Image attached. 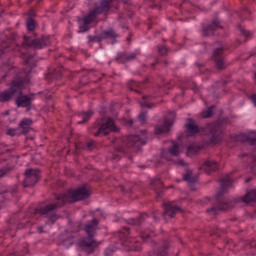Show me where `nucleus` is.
<instances>
[{
    "instance_id": "f257e3e1",
    "label": "nucleus",
    "mask_w": 256,
    "mask_h": 256,
    "mask_svg": "<svg viewBox=\"0 0 256 256\" xmlns=\"http://www.w3.org/2000/svg\"><path fill=\"white\" fill-rule=\"evenodd\" d=\"M87 198H89V190H87V187L82 186L76 190H70L65 194L56 196L57 203L39 206L35 209L34 213L36 215H42L48 219L46 222L48 225L49 223L53 225L57 219H59V216L57 215V209H59V207H63L65 203H75V201H83V199Z\"/></svg>"
},
{
    "instance_id": "f03ea898",
    "label": "nucleus",
    "mask_w": 256,
    "mask_h": 256,
    "mask_svg": "<svg viewBox=\"0 0 256 256\" xmlns=\"http://www.w3.org/2000/svg\"><path fill=\"white\" fill-rule=\"evenodd\" d=\"M242 201V203H253L256 201V190H251L241 199H224L221 198V194H217L216 196V205H213L211 208L206 210V213L211 216H215L219 213V211H227L229 209H233L237 203Z\"/></svg>"
},
{
    "instance_id": "7ed1b4c3",
    "label": "nucleus",
    "mask_w": 256,
    "mask_h": 256,
    "mask_svg": "<svg viewBox=\"0 0 256 256\" xmlns=\"http://www.w3.org/2000/svg\"><path fill=\"white\" fill-rule=\"evenodd\" d=\"M97 229H99V220L96 218L92 219L84 226V231L88 237L82 239L79 242V246L87 253H93L97 247V241L93 238L97 234Z\"/></svg>"
},
{
    "instance_id": "20e7f679",
    "label": "nucleus",
    "mask_w": 256,
    "mask_h": 256,
    "mask_svg": "<svg viewBox=\"0 0 256 256\" xmlns=\"http://www.w3.org/2000/svg\"><path fill=\"white\" fill-rule=\"evenodd\" d=\"M95 129L97 131L93 132L94 137H105V135H109L111 132H119V128L115 125L113 118H103L95 124Z\"/></svg>"
},
{
    "instance_id": "39448f33",
    "label": "nucleus",
    "mask_w": 256,
    "mask_h": 256,
    "mask_svg": "<svg viewBox=\"0 0 256 256\" xmlns=\"http://www.w3.org/2000/svg\"><path fill=\"white\" fill-rule=\"evenodd\" d=\"M223 125L219 123H212L206 126V133H208V143L217 145L223 139Z\"/></svg>"
},
{
    "instance_id": "423d86ee",
    "label": "nucleus",
    "mask_w": 256,
    "mask_h": 256,
    "mask_svg": "<svg viewBox=\"0 0 256 256\" xmlns=\"http://www.w3.org/2000/svg\"><path fill=\"white\" fill-rule=\"evenodd\" d=\"M111 10V6L109 2L105 0L100 1V5L97 6L94 10H92L88 15L83 18L84 25H89L95 21V17L101 13H108Z\"/></svg>"
},
{
    "instance_id": "0eeeda50",
    "label": "nucleus",
    "mask_w": 256,
    "mask_h": 256,
    "mask_svg": "<svg viewBox=\"0 0 256 256\" xmlns=\"http://www.w3.org/2000/svg\"><path fill=\"white\" fill-rule=\"evenodd\" d=\"M129 229L123 228L122 231L119 232L118 237H120L122 245L128 247V251H141V243L137 242L133 238H128Z\"/></svg>"
},
{
    "instance_id": "6e6552de",
    "label": "nucleus",
    "mask_w": 256,
    "mask_h": 256,
    "mask_svg": "<svg viewBox=\"0 0 256 256\" xmlns=\"http://www.w3.org/2000/svg\"><path fill=\"white\" fill-rule=\"evenodd\" d=\"M22 86L23 81L13 80L11 87L8 90L0 92V103H7V101H11V99H13V95H15Z\"/></svg>"
},
{
    "instance_id": "1a4fd4ad",
    "label": "nucleus",
    "mask_w": 256,
    "mask_h": 256,
    "mask_svg": "<svg viewBox=\"0 0 256 256\" xmlns=\"http://www.w3.org/2000/svg\"><path fill=\"white\" fill-rule=\"evenodd\" d=\"M223 51H225V47L221 45L220 47L214 49L213 52V61L215 62L216 69L219 71H223L228 65L227 61H225V56L223 55Z\"/></svg>"
},
{
    "instance_id": "9d476101",
    "label": "nucleus",
    "mask_w": 256,
    "mask_h": 256,
    "mask_svg": "<svg viewBox=\"0 0 256 256\" xmlns=\"http://www.w3.org/2000/svg\"><path fill=\"white\" fill-rule=\"evenodd\" d=\"M40 178V172L37 169H27L25 171L24 187H33Z\"/></svg>"
},
{
    "instance_id": "9b49d317",
    "label": "nucleus",
    "mask_w": 256,
    "mask_h": 256,
    "mask_svg": "<svg viewBox=\"0 0 256 256\" xmlns=\"http://www.w3.org/2000/svg\"><path fill=\"white\" fill-rule=\"evenodd\" d=\"M24 43L25 45H28V47H34V49H43V47H47L49 45V38L42 37L29 40L27 37H25Z\"/></svg>"
},
{
    "instance_id": "f8f14e48",
    "label": "nucleus",
    "mask_w": 256,
    "mask_h": 256,
    "mask_svg": "<svg viewBox=\"0 0 256 256\" xmlns=\"http://www.w3.org/2000/svg\"><path fill=\"white\" fill-rule=\"evenodd\" d=\"M179 211H181V208L173 205V203L165 204L163 217L164 219H173Z\"/></svg>"
},
{
    "instance_id": "ddd939ff",
    "label": "nucleus",
    "mask_w": 256,
    "mask_h": 256,
    "mask_svg": "<svg viewBox=\"0 0 256 256\" xmlns=\"http://www.w3.org/2000/svg\"><path fill=\"white\" fill-rule=\"evenodd\" d=\"M181 153V147L179 144H173L167 151L162 152V157L166 159V161H171L172 157H177Z\"/></svg>"
},
{
    "instance_id": "4468645a",
    "label": "nucleus",
    "mask_w": 256,
    "mask_h": 256,
    "mask_svg": "<svg viewBox=\"0 0 256 256\" xmlns=\"http://www.w3.org/2000/svg\"><path fill=\"white\" fill-rule=\"evenodd\" d=\"M217 169H219V164L213 160H206L199 167L200 171H204V173L208 174L217 171Z\"/></svg>"
},
{
    "instance_id": "2eb2a0df",
    "label": "nucleus",
    "mask_w": 256,
    "mask_h": 256,
    "mask_svg": "<svg viewBox=\"0 0 256 256\" xmlns=\"http://www.w3.org/2000/svg\"><path fill=\"white\" fill-rule=\"evenodd\" d=\"M128 147H136L139 150V147L147 143V138H141L140 136L134 135L127 138Z\"/></svg>"
},
{
    "instance_id": "dca6fc26",
    "label": "nucleus",
    "mask_w": 256,
    "mask_h": 256,
    "mask_svg": "<svg viewBox=\"0 0 256 256\" xmlns=\"http://www.w3.org/2000/svg\"><path fill=\"white\" fill-rule=\"evenodd\" d=\"M167 249H169V242L164 241L154 246V252L149 256H167Z\"/></svg>"
},
{
    "instance_id": "f3484780",
    "label": "nucleus",
    "mask_w": 256,
    "mask_h": 256,
    "mask_svg": "<svg viewBox=\"0 0 256 256\" xmlns=\"http://www.w3.org/2000/svg\"><path fill=\"white\" fill-rule=\"evenodd\" d=\"M119 37V34L116 33L113 28H109L108 30H104L100 34V38H97L98 41H103V39H111L112 43H117L116 39Z\"/></svg>"
},
{
    "instance_id": "a211bd4d",
    "label": "nucleus",
    "mask_w": 256,
    "mask_h": 256,
    "mask_svg": "<svg viewBox=\"0 0 256 256\" xmlns=\"http://www.w3.org/2000/svg\"><path fill=\"white\" fill-rule=\"evenodd\" d=\"M20 96L16 98L17 107H31V97L27 95H22L21 91H17Z\"/></svg>"
},
{
    "instance_id": "6ab92c4d",
    "label": "nucleus",
    "mask_w": 256,
    "mask_h": 256,
    "mask_svg": "<svg viewBox=\"0 0 256 256\" xmlns=\"http://www.w3.org/2000/svg\"><path fill=\"white\" fill-rule=\"evenodd\" d=\"M31 125H33V120L30 118H24L18 125V129H21L22 133L27 134L31 131Z\"/></svg>"
},
{
    "instance_id": "aec40b11",
    "label": "nucleus",
    "mask_w": 256,
    "mask_h": 256,
    "mask_svg": "<svg viewBox=\"0 0 256 256\" xmlns=\"http://www.w3.org/2000/svg\"><path fill=\"white\" fill-rule=\"evenodd\" d=\"M173 125V121L166 120L163 125L156 126L155 127V133L156 135H161V133H167L169 132V129H171V126Z\"/></svg>"
},
{
    "instance_id": "412c9836",
    "label": "nucleus",
    "mask_w": 256,
    "mask_h": 256,
    "mask_svg": "<svg viewBox=\"0 0 256 256\" xmlns=\"http://www.w3.org/2000/svg\"><path fill=\"white\" fill-rule=\"evenodd\" d=\"M149 219V216L147 214H142L139 218H129L127 220L128 225H143L145 221Z\"/></svg>"
},
{
    "instance_id": "4be33fe9",
    "label": "nucleus",
    "mask_w": 256,
    "mask_h": 256,
    "mask_svg": "<svg viewBox=\"0 0 256 256\" xmlns=\"http://www.w3.org/2000/svg\"><path fill=\"white\" fill-rule=\"evenodd\" d=\"M219 27H221L219 22L213 21L211 25H209L207 28H204L203 35L205 37H209V35H213V32L216 31V29H219Z\"/></svg>"
},
{
    "instance_id": "5701e85b",
    "label": "nucleus",
    "mask_w": 256,
    "mask_h": 256,
    "mask_svg": "<svg viewBox=\"0 0 256 256\" xmlns=\"http://www.w3.org/2000/svg\"><path fill=\"white\" fill-rule=\"evenodd\" d=\"M183 181H186V183L189 185H195V183L198 181V178L197 176H193V172L191 170H187L183 175Z\"/></svg>"
},
{
    "instance_id": "b1692460",
    "label": "nucleus",
    "mask_w": 256,
    "mask_h": 256,
    "mask_svg": "<svg viewBox=\"0 0 256 256\" xmlns=\"http://www.w3.org/2000/svg\"><path fill=\"white\" fill-rule=\"evenodd\" d=\"M199 132V126L193 123V120H189V123L186 124V133L187 135H197Z\"/></svg>"
},
{
    "instance_id": "393cba45",
    "label": "nucleus",
    "mask_w": 256,
    "mask_h": 256,
    "mask_svg": "<svg viewBox=\"0 0 256 256\" xmlns=\"http://www.w3.org/2000/svg\"><path fill=\"white\" fill-rule=\"evenodd\" d=\"M233 185V179L231 176H225L220 180V188L221 191H225V189H229Z\"/></svg>"
},
{
    "instance_id": "a878e982",
    "label": "nucleus",
    "mask_w": 256,
    "mask_h": 256,
    "mask_svg": "<svg viewBox=\"0 0 256 256\" xmlns=\"http://www.w3.org/2000/svg\"><path fill=\"white\" fill-rule=\"evenodd\" d=\"M135 59H137V53L132 52L130 54H121L119 56V60L122 63H129V61H135Z\"/></svg>"
},
{
    "instance_id": "bb28decb",
    "label": "nucleus",
    "mask_w": 256,
    "mask_h": 256,
    "mask_svg": "<svg viewBox=\"0 0 256 256\" xmlns=\"http://www.w3.org/2000/svg\"><path fill=\"white\" fill-rule=\"evenodd\" d=\"M80 117L82 120L78 121V125H83V123H87V121H89V119H91V117H93V111L81 113Z\"/></svg>"
},
{
    "instance_id": "cd10ccee",
    "label": "nucleus",
    "mask_w": 256,
    "mask_h": 256,
    "mask_svg": "<svg viewBox=\"0 0 256 256\" xmlns=\"http://www.w3.org/2000/svg\"><path fill=\"white\" fill-rule=\"evenodd\" d=\"M215 109V106H212L208 108L207 110L202 112L203 119H209V117H213V111Z\"/></svg>"
},
{
    "instance_id": "c85d7f7f",
    "label": "nucleus",
    "mask_w": 256,
    "mask_h": 256,
    "mask_svg": "<svg viewBox=\"0 0 256 256\" xmlns=\"http://www.w3.org/2000/svg\"><path fill=\"white\" fill-rule=\"evenodd\" d=\"M140 237L142 241H149L153 237V233L143 231L141 232Z\"/></svg>"
},
{
    "instance_id": "c756f323",
    "label": "nucleus",
    "mask_w": 256,
    "mask_h": 256,
    "mask_svg": "<svg viewBox=\"0 0 256 256\" xmlns=\"http://www.w3.org/2000/svg\"><path fill=\"white\" fill-rule=\"evenodd\" d=\"M151 185L152 187H154V189H161V187L163 186V183L161 182L160 179H154L151 181Z\"/></svg>"
},
{
    "instance_id": "7c9ffc66",
    "label": "nucleus",
    "mask_w": 256,
    "mask_h": 256,
    "mask_svg": "<svg viewBox=\"0 0 256 256\" xmlns=\"http://www.w3.org/2000/svg\"><path fill=\"white\" fill-rule=\"evenodd\" d=\"M138 119L141 125H145V123H147V112H141L138 116Z\"/></svg>"
},
{
    "instance_id": "2f4dec72",
    "label": "nucleus",
    "mask_w": 256,
    "mask_h": 256,
    "mask_svg": "<svg viewBox=\"0 0 256 256\" xmlns=\"http://www.w3.org/2000/svg\"><path fill=\"white\" fill-rule=\"evenodd\" d=\"M27 29L28 31H35V20L32 18L27 20Z\"/></svg>"
},
{
    "instance_id": "473e14b6",
    "label": "nucleus",
    "mask_w": 256,
    "mask_h": 256,
    "mask_svg": "<svg viewBox=\"0 0 256 256\" xmlns=\"http://www.w3.org/2000/svg\"><path fill=\"white\" fill-rule=\"evenodd\" d=\"M159 55H166L168 53L167 47L163 45L157 46Z\"/></svg>"
},
{
    "instance_id": "72a5a7b5",
    "label": "nucleus",
    "mask_w": 256,
    "mask_h": 256,
    "mask_svg": "<svg viewBox=\"0 0 256 256\" xmlns=\"http://www.w3.org/2000/svg\"><path fill=\"white\" fill-rule=\"evenodd\" d=\"M174 163L178 167H187V163L183 159H178V160L174 161Z\"/></svg>"
},
{
    "instance_id": "f704fd0d",
    "label": "nucleus",
    "mask_w": 256,
    "mask_h": 256,
    "mask_svg": "<svg viewBox=\"0 0 256 256\" xmlns=\"http://www.w3.org/2000/svg\"><path fill=\"white\" fill-rule=\"evenodd\" d=\"M101 38V35H98V36H89L88 39L90 42H93L95 41L96 43H101L102 40H98Z\"/></svg>"
},
{
    "instance_id": "c9c22d12",
    "label": "nucleus",
    "mask_w": 256,
    "mask_h": 256,
    "mask_svg": "<svg viewBox=\"0 0 256 256\" xmlns=\"http://www.w3.org/2000/svg\"><path fill=\"white\" fill-rule=\"evenodd\" d=\"M87 24L81 25L79 27L78 33H86V31H89V27L86 26Z\"/></svg>"
},
{
    "instance_id": "e433bc0d",
    "label": "nucleus",
    "mask_w": 256,
    "mask_h": 256,
    "mask_svg": "<svg viewBox=\"0 0 256 256\" xmlns=\"http://www.w3.org/2000/svg\"><path fill=\"white\" fill-rule=\"evenodd\" d=\"M7 134L15 137V135H17V129H8Z\"/></svg>"
},
{
    "instance_id": "4c0bfd02",
    "label": "nucleus",
    "mask_w": 256,
    "mask_h": 256,
    "mask_svg": "<svg viewBox=\"0 0 256 256\" xmlns=\"http://www.w3.org/2000/svg\"><path fill=\"white\" fill-rule=\"evenodd\" d=\"M94 145H95V141H93V140H90L86 143L87 149H92L94 147Z\"/></svg>"
},
{
    "instance_id": "58836bf2",
    "label": "nucleus",
    "mask_w": 256,
    "mask_h": 256,
    "mask_svg": "<svg viewBox=\"0 0 256 256\" xmlns=\"http://www.w3.org/2000/svg\"><path fill=\"white\" fill-rule=\"evenodd\" d=\"M241 35H243L244 37H251V32L241 29Z\"/></svg>"
},
{
    "instance_id": "ea45409f",
    "label": "nucleus",
    "mask_w": 256,
    "mask_h": 256,
    "mask_svg": "<svg viewBox=\"0 0 256 256\" xmlns=\"http://www.w3.org/2000/svg\"><path fill=\"white\" fill-rule=\"evenodd\" d=\"M111 159H113L114 161H119V159H121V155L120 154H113L112 156H110Z\"/></svg>"
},
{
    "instance_id": "a19ab883",
    "label": "nucleus",
    "mask_w": 256,
    "mask_h": 256,
    "mask_svg": "<svg viewBox=\"0 0 256 256\" xmlns=\"http://www.w3.org/2000/svg\"><path fill=\"white\" fill-rule=\"evenodd\" d=\"M247 141H248L251 145H256V137H254V138H247Z\"/></svg>"
},
{
    "instance_id": "79ce46f5",
    "label": "nucleus",
    "mask_w": 256,
    "mask_h": 256,
    "mask_svg": "<svg viewBox=\"0 0 256 256\" xmlns=\"http://www.w3.org/2000/svg\"><path fill=\"white\" fill-rule=\"evenodd\" d=\"M141 107H147L148 109H151L153 107V104H148L147 102L141 103Z\"/></svg>"
},
{
    "instance_id": "37998d69",
    "label": "nucleus",
    "mask_w": 256,
    "mask_h": 256,
    "mask_svg": "<svg viewBox=\"0 0 256 256\" xmlns=\"http://www.w3.org/2000/svg\"><path fill=\"white\" fill-rule=\"evenodd\" d=\"M111 253H113V249L110 247V248H107L106 250H105V255L106 256H109V255H111Z\"/></svg>"
},
{
    "instance_id": "c03bdc74",
    "label": "nucleus",
    "mask_w": 256,
    "mask_h": 256,
    "mask_svg": "<svg viewBox=\"0 0 256 256\" xmlns=\"http://www.w3.org/2000/svg\"><path fill=\"white\" fill-rule=\"evenodd\" d=\"M29 15H30V17L35 16V10H30V11H29Z\"/></svg>"
},
{
    "instance_id": "a18cd8bd",
    "label": "nucleus",
    "mask_w": 256,
    "mask_h": 256,
    "mask_svg": "<svg viewBox=\"0 0 256 256\" xmlns=\"http://www.w3.org/2000/svg\"><path fill=\"white\" fill-rule=\"evenodd\" d=\"M38 233H43V227H38Z\"/></svg>"
},
{
    "instance_id": "49530a36",
    "label": "nucleus",
    "mask_w": 256,
    "mask_h": 256,
    "mask_svg": "<svg viewBox=\"0 0 256 256\" xmlns=\"http://www.w3.org/2000/svg\"><path fill=\"white\" fill-rule=\"evenodd\" d=\"M188 153H193V148L189 147L188 148Z\"/></svg>"
},
{
    "instance_id": "de8ad7c7",
    "label": "nucleus",
    "mask_w": 256,
    "mask_h": 256,
    "mask_svg": "<svg viewBox=\"0 0 256 256\" xmlns=\"http://www.w3.org/2000/svg\"><path fill=\"white\" fill-rule=\"evenodd\" d=\"M249 181H251V179H247V180H246V183H249Z\"/></svg>"
},
{
    "instance_id": "09e8293b",
    "label": "nucleus",
    "mask_w": 256,
    "mask_h": 256,
    "mask_svg": "<svg viewBox=\"0 0 256 256\" xmlns=\"http://www.w3.org/2000/svg\"><path fill=\"white\" fill-rule=\"evenodd\" d=\"M147 97H148V96H143V99L145 100V99H147Z\"/></svg>"
},
{
    "instance_id": "8fccbe9b",
    "label": "nucleus",
    "mask_w": 256,
    "mask_h": 256,
    "mask_svg": "<svg viewBox=\"0 0 256 256\" xmlns=\"http://www.w3.org/2000/svg\"><path fill=\"white\" fill-rule=\"evenodd\" d=\"M152 67H155V63H152Z\"/></svg>"
},
{
    "instance_id": "3c124183",
    "label": "nucleus",
    "mask_w": 256,
    "mask_h": 256,
    "mask_svg": "<svg viewBox=\"0 0 256 256\" xmlns=\"http://www.w3.org/2000/svg\"><path fill=\"white\" fill-rule=\"evenodd\" d=\"M130 125H133V121H130Z\"/></svg>"
}]
</instances>
